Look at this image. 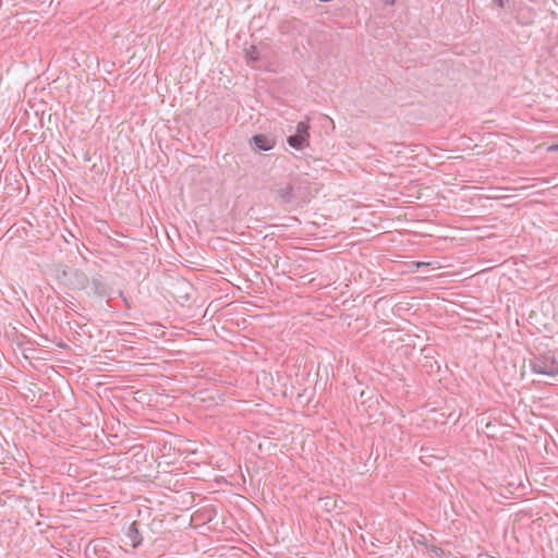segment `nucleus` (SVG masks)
I'll use <instances>...</instances> for the list:
<instances>
[{"label": "nucleus", "mask_w": 558, "mask_h": 558, "mask_svg": "<svg viewBox=\"0 0 558 558\" xmlns=\"http://www.w3.org/2000/svg\"><path fill=\"white\" fill-rule=\"evenodd\" d=\"M548 150L549 151H557L558 150V144H554V145L549 146Z\"/></svg>", "instance_id": "f8f14e48"}, {"label": "nucleus", "mask_w": 558, "mask_h": 558, "mask_svg": "<svg viewBox=\"0 0 558 558\" xmlns=\"http://www.w3.org/2000/svg\"><path fill=\"white\" fill-rule=\"evenodd\" d=\"M293 190V183L291 182H281L275 185L276 196L280 199L282 204H291L295 202Z\"/></svg>", "instance_id": "20e7f679"}, {"label": "nucleus", "mask_w": 558, "mask_h": 558, "mask_svg": "<svg viewBox=\"0 0 558 558\" xmlns=\"http://www.w3.org/2000/svg\"><path fill=\"white\" fill-rule=\"evenodd\" d=\"M245 58L247 64H254L259 60V51L256 46L252 45L245 50Z\"/></svg>", "instance_id": "1a4fd4ad"}, {"label": "nucleus", "mask_w": 558, "mask_h": 558, "mask_svg": "<svg viewBox=\"0 0 558 558\" xmlns=\"http://www.w3.org/2000/svg\"><path fill=\"white\" fill-rule=\"evenodd\" d=\"M119 296L122 299L124 306L126 308H131V303H130L129 299L124 295L123 291H119Z\"/></svg>", "instance_id": "9d476101"}, {"label": "nucleus", "mask_w": 558, "mask_h": 558, "mask_svg": "<svg viewBox=\"0 0 558 558\" xmlns=\"http://www.w3.org/2000/svg\"><path fill=\"white\" fill-rule=\"evenodd\" d=\"M529 364L535 374L550 377L558 375V359L551 351L534 355L530 359Z\"/></svg>", "instance_id": "f257e3e1"}, {"label": "nucleus", "mask_w": 558, "mask_h": 558, "mask_svg": "<svg viewBox=\"0 0 558 558\" xmlns=\"http://www.w3.org/2000/svg\"><path fill=\"white\" fill-rule=\"evenodd\" d=\"M416 267H423V266H428L429 264L428 263H424V262H417L416 264Z\"/></svg>", "instance_id": "ddd939ff"}, {"label": "nucleus", "mask_w": 558, "mask_h": 558, "mask_svg": "<svg viewBox=\"0 0 558 558\" xmlns=\"http://www.w3.org/2000/svg\"><path fill=\"white\" fill-rule=\"evenodd\" d=\"M138 526H140V523L134 521L130 524L128 532H126V536L130 539L131 546L133 548L138 547L143 541V537L140 533Z\"/></svg>", "instance_id": "0eeeda50"}, {"label": "nucleus", "mask_w": 558, "mask_h": 558, "mask_svg": "<svg viewBox=\"0 0 558 558\" xmlns=\"http://www.w3.org/2000/svg\"><path fill=\"white\" fill-rule=\"evenodd\" d=\"M494 2L500 7V8H505L508 3H509V0H494Z\"/></svg>", "instance_id": "9b49d317"}, {"label": "nucleus", "mask_w": 558, "mask_h": 558, "mask_svg": "<svg viewBox=\"0 0 558 558\" xmlns=\"http://www.w3.org/2000/svg\"><path fill=\"white\" fill-rule=\"evenodd\" d=\"M310 125L305 121H300L295 126V133L288 136V144L298 150L304 149L310 145Z\"/></svg>", "instance_id": "f03ea898"}, {"label": "nucleus", "mask_w": 558, "mask_h": 558, "mask_svg": "<svg viewBox=\"0 0 558 558\" xmlns=\"http://www.w3.org/2000/svg\"><path fill=\"white\" fill-rule=\"evenodd\" d=\"M385 2L388 4H393L395 0H385Z\"/></svg>", "instance_id": "4468645a"}, {"label": "nucleus", "mask_w": 558, "mask_h": 558, "mask_svg": "<svg viewBox=\"0 0 558 558\" xmlns=\"http://www.w3.org/2000/svg\"><path fill=\"white\" fill-rule=\"evenodd\" d=\"M87 554H94L97 558H108L109 550L105 538H96L90 541L86 546Z\"/></svg>", "instance_id": "39448f33"}, {"label": "nucleus", "mask_w": 558, "mask_h": 558, "mask_svg": "<svg viewBox=\"0 0 558 558\" xmlns=\"http://www.w3.org/2000/svg\"><path fill=\"white\" fill-rule=\"evenodd\" d=\"M275 140L266 134H256L251 140V145L256 150H270L275 146Z\"/></svg>", "instance_id": "423d86ee"}, {"label": "nucleus", "mask_w": 558, "mask_h": 558, "mask_svg": "<svg viewBox=\"0 0 558 558\" xmlns=\"http://www.w3.org/2000/svg\"><path fill=\"white\" fill-rule=\"evenodd\" d=\"M295 202H310L311 199V187L310 182L303 178H295L292 180Z\"/></svg>", "instance_id": "7ed1b4c3"}, {"label": "nucleus", "mask_w": 558, "mask_h": 558, "mask_svg": "<svg viewBox=\"0 0 558 558\" xmlns=\"http://www.w3.org/2000/svg\"><path fill=\"white\" fill-rule=\"evenodd\" d=\"M92 290L98 296L106 298L110 295L111 288L101 278H93Z\"/></svg>", "instance_id": "6e6552de"}]
</instances>
